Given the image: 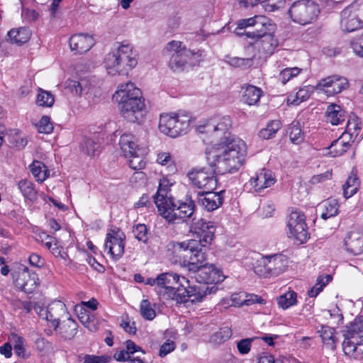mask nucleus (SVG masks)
I'll list each match as a JSON object with an SVG mask.
<instances>
[{
	"mask_svg": "<svg viewBox=\"0 0 363 363\" xmlns=\"http://www.w3.org/2000/svg\"><path fill=\"white\" fill-rule=\"evenodd\" d=\"M231 125V121L229 116L222 118H213L209 120L204 125L198 127L199 132L207 133L215 137H219L225 134Z\"/></svg>",
	"mask_w": 363,
	"mask_h": 363,
	"instance_id": "obj_18",
	"label": "nucleus"
},
{
	"mask_svg": "<svg viewBox=\"0 0 363 363\" xmlns=\"http://www.w3.org/2000/svg\"><path fill=\"white\" fill-rule=\"evenodd\" d=\"M55 101L54 96L49 91L39 89L36 104L40 106L51 107Z\"/></svg>",
	"mask_w": 363,
	"mask_h": 363,
	"instance_id": "obj_46",
	"label": "nucleus"
},
{
	"mask_svg": "<svg viewBox=\"0 0 363 363\" xmlns=\"http://www.w3.org/2000/svg\"><path fill=\"white\" fill-rule=\"evenodd\" d=\"M310 97V91L307 87L300 89L296 94V98L292 100L291 104L298 105L301 102L307 100Z\"/></svg>",
	"mask_w": 363,
	"mask_h": 363,
	"instance_id": "obj_57",
	"label": "nucleus"
},
{
	"mask_svg": "<svg viewBox=\"0 0 363 363\" xmlns=\"http://www.w3.org/2000/svg\"><path fill=\"white\" fill-rule=\"evenodd\" d=\"M232 335V330L229 327H223L219 329L212 336L214 342L217 343L224 342L228 340Z\"/></svg>",
	"mask_w": 363,
	"mask_h": 363,
	"instance_id": "obj_52",
	"label": "nucleus"
},
{
	"mask_svg": "<svg viewBox=\"0 0 363 363\" xmlns=\"http://www.w3.org/2000/svg\"><path fill=\"white\" fill-rule=\"evenodd\" d=\"M113 358L118 362H129L130 360H132V359H130V355L126 350L117 351L114 354Z\"/></svg>",
	"mask_w": 363,
	"mask_h": 363,
	"instance_id": "obj_63",
	"label": "nucleus"
},
{
	"mask_svg": "<svg viewBox=\"0 0 363 363\" xmlns=\"http://www.w3.org/2000/svg\"><path fill=\"white\" fill-rule=\"evenodd\" d=\"M91 82L88 78H81L79 80L67 79L65 89L75 96L87 94L91 88Z\"/></svg>",
	"mask_w": 363,
	"mask_h": 363,
	"instance_id": "obj_26",
	"label": "nucleus"
},
{
	"mask_svg": "<svg viewBox=\"0 0 363 363\" xmlns=\"http://www.w3.org/2000/svg\"><path fill=\"white\" fill-rule=\"evenodd\" d=\"M169 187V182L167 179L163 178L162 179H160L157 191L154 196V201L158 210H160L164 205L167 204L169 201L172 200L171 199L167 198Z\"/></svg>",
	"mask_w": 363,
	"mask_h": 363,
	"instance_id": "obj_30",
	"label": "nucleus"
},
{
	"mask_svg": "<svg viewBox=\"0 0 363 363\" xmlns=\"http://www.w3.org/2000/svg\"><path fill=\"white\" fill-rule=\"evenodd\" d=\"M141 97H143V94L140 89L132 82L120 84L113 95V99L118 103V106L134 99L137 101V99Z\"/></svg>",
	"mask_w": 363,
	"mask_h": 363,
	"instance_id": "obj_20",
	"label": "nucleus"
},
{
	"mask_svg": "<svg viewBox=\"0 0 363 363\" xmlns=\"http://www.w3.org/2000/svg\"><path fill=\"white\" fill-rule=\"evenodd\" d=\"M123 117L128 122L140 123L145 114V104L143 97L128 101L119 106Z\"/></svg>",
	"mask_w": 363,
	"mask_h": 363,
	"instance_id": "obj_15",
	"label": "nucleus"
},
{
	"mask_svg": "<svg viewBox=\"0 0 363 363\" xmlns=\"http://www.w3.org/2000/svg\"><path fill=\"white\" fill-rule=\"evenodd\" d=\"M125 235L120 230H112L107 233L105 247L108 250V253L115 259H118L124 253Z\"/></svg>",
	"mask_w": 363,
	"mask_h": 363,
	"instance_id": "obj_19",
	"label": "nucleus"
},
{
	"mask_svg": "<svg viewBox=\"0 0 363 363\" xmlns=\"http://www.w3.org/2000/svg\"><path fill=\"white\" fill-rule=\"evenodd\" d=\"M133 233L135 238L144 243H146L148 240L147 228L144 224H138L133 226Z\"/></svg>",
	"mask_w": 363,
	"mask_h": 363,
	"instance_id": "obj_53",
	"label": "nucleus"
},
{
	"mask_svg": "<svg viewBox=\"0 0 363 363\" xmlns=\"http://www.w3.org/2000/svg\"><path fill=\"white\" fill-rule=\"evenodd\" d=\"M340 24L342 31L350 33L362 28L363 21L347 6L340 13Z\"/></svg>",
	"mask_w": 363,
	"mask_h": 363,
	"instance_id": "obj_21",
	"label": "nucleus"
},
{
	"mask_svg": "<svg viewBox=\"0 0 363 363\" xmlns=\"http://www.w3.org/2000/svg\"><path fill=\"white\" fill-rule=\"evenodd\" d=\"M357 138L352 137L347 133L345 130V132L340 135V137L334 140L331 145L330 148L335 147L339 144L342 145V149H335L333 151L334 156H340L343 155L345 152L347 151V150L351 147L352 144L354 142Z\"/></svg>",
	"mask_w": 363,
	"mask_h": 363,
	"instance_id": "obj_29",
	"label": "nucleus"
},
{
	"mask_svg": "<svg viewBox=\"0 0 363 363\" xmlns=\"http://www.w3.org/2000/svg\"><path fill=\"white\" fill-rule=\"evenodd\" d=\"M243 92L242 94L241 100L243 103L249 105L254 106L256 105L262 94V91L261 89L252 86V85H246L242 88Z\"/></svg>",
	"mask_w": 363,
	"mask_h": 363,
	"instance_id": "obj_28",
	"label": "nucleus"
},
{
	"mask_svg": "<svg viewBox=\"0 0 363 363\" xmlns=\"http://www.w3.org/2000/svg\"><path fill=\"white\" fill-rule=\"evenodd\" d=\"M11 271L16 286L26 293H31L38 286V275L24 264H15Z\"/></svg>",
	"mask_w": 363,
	"mask_h": 363,
	"instance_id": "obj_13",
	"label": "nucleus"
},
{
	"mask_svg": "<svg viewBox=\"0 0 363 363\" xmlns=\"http://www.w3.org/2000/svg\"><path fill=\"white\" fill-rule=\"evenodd\" d=\"M37 128L40 133H50L53 130V125L50 121V117L43 116L37 124Z\"/></svg>",
	"mask_w": 363,
	"mask_h": 363,
	"instance_id": "obj_54",
	"label": "nucleus"
},
{
	"mask_svg": "<svg viewBox=\"0 0 363 363\" xmlns=\"http://www.w3.org/2000/svg\"><path fill=\"white\" fill-rule=\"evenodd\" d=\"M360 124V119L355 115H351L348 118L345 130L347 133H350L352 137L357 138L361 130Z\"/></svg>",
	"mask_w": 363,
	"mask_h": 363,
	"instance_id": "obj_47",
	"label": "nucleus"
},
{
	"mask_svg": "<svg viewBox=\"0 0 363 363\" xmlns=\"http://www.w3.org/2000/svg\"><path fill=\"white\" fill-rule=\"evenodd\" d=\"M318 333L322 338V341L325 345L331 350L336 348V342L337 339L335 335V329L328 325L321 326L318 330Z\"/></svg>",
	"mask_w": 363,
	"mask_h": 363,
	"instance_id": "obj_33",
	"label": "nucleus"
},
{
	"mask_svg": "<svg viewBox=\"0 0 363 363\" xmlns=\"http://www.w3.org/2000/svg\"><path fill=\"white\" fill-rule=\"evenodd\" d=\"M289 237L293 238L300 243L306 242L310 238L306 223V217L299 211H293L289 216L287 220Z\"/></svg>",
	"mask_w": 363,
	"mask_h": 363,
	"instance_id": "obj_14",
	"label": "nucleus"
},
{
	"mask_svg": "<svg viewBox=\"0 0 363 363\" xmlns=\"http://www.w3.org/2000/svg\"><path fill=\"white\" fill-rule=\"evenodd\" d=\"M169 56V67L175 72L183 71L187 65H193V59L200 55L186 49L180 41L172 40L168 43L164 49Z\"/></svg>",
	"mask_w": 363,
	"mask_h": 363,
	"instance_id": "obj_7",
	"label": "nucleus"
},
{
	"mask_svg": "<svg viewBox=\"0 0 363 363\" xmlns=\"http://www.w3.org/2000/svg\"><path fill=\"white\" fill-rule=\"evenodd\" d=\"M301 70L296 67L285 68L279 73V79L283 84H285L291 79L296 77Z\"/></svg>",
	"mask_w": 363,
	"mask_h": 363,
	"instance_id": "obj_51",
	"label": "nucleus"
},
{
	"mask_svg": "<svg viewBox=\"0 0 363 363\" xmlns=\"http://www.w3.org/2000/svg\"><path fill=\"white\" fill-rule=\"evenodd\" d=\"M137 64V55L130 44H118L104 59L105 68L111 75H128Z\"/></svg>",
	"mask_w": 363,
	"mask_h": 363,
	"instance_id": "obj_4",
	"label": "nucleus"
},
{
	"mask_svg": "<svg viewBox=\"0 0 363 363\" xmlns=\"http://www.w3.org/2000/svg\"><path fill=\"white\" fill-rule=\"evenodd\" d=\"M157 280L159 296L181 301L190 298L191 302H200L213 289L206 285L191 286L187 279L172 272L162 273L157 277Z\"/></svg>",
	"mask_w": 363,
	"mask_h": 363,
	"instance_id": "obj_2",
	"label": "nucleus"
},
{
	"mask_svg": "<svg viewBox=\"0 0 363 363\" xmlns=\"http://www.w3.org/2000/svg\"><path fill=\"white\" fill-rule=\"evenodd\" d=\"M238 305H247L249 306L252 303H264V300L261 297H259L257 295H250L248 298L243 299L242 302H236Z\"/></svg>",
	"mask_w": 363,
	"mask_h": 363,
	"instance_id": "obj_62",
	"label": "nucleus"
},
{
	"mask_svg": "<svg viewBox=\"0 0 363 363\" xmlns=\"http://www.w3.org/2000/svg\"><path fill=\"white\" fill-rule=\"evenodd\" d=\"M267 267L270 277H277L282 274L287 268L288 259L282 254L267 256Z\"/></svg>",
	"mask_w": 363,
	"mask_h": 363,
	"instance_id": "obj_25",
	"label": "nucleus"
},
{
	"mask_svg": "<svg viewBox=\"0 0 363 363\" xmlns=\"http://www.w3.org/2000/svg\"><path fill=\"white\" fill-rule=\"evenodd\" d=\"M28 261L30 265L35 267H41L44 264L43 259L37 253H32L28 258Z\"/></svg>",
	"mask_w": 363,
	"mask_h": 363,
	"instance_id": "obj_61",
	"label": "nucleus"
},
{
	"mask_svg": "<svg viewBox=\"0 0 363 363\" xmlns=\"http://www.w3.org/2000/svg\"><path fill=\"white\" fill-rule=\"evenodd\" d=\"M345 245L347 251L354 255L363 253V232L359 230L350 231L345 237Z\"/></svg>",
	"mask_w": 363,
	"mask_h": 363,
	"instance_id": "obj_23",
	"label": "nucleus"
},
{
	"mask_svg": "<svg viewBox=\"0 0 363 363\" xmlns=\"http://www.w3.org/2000/svg\"><path fill=\"white\" fill-rule=\"evenodd\" d=\"M194 208L195 205L190 199L184 202L177 201V203L170 200L158 211L168 222L175 223L178 220L184 221L187 218H191Z\"/></svg>",
	"mask_w": 363,
	"mask_h": 363,
	"instance_id": "obj_11",
	"label": "nucleus"
},
{
	"mask_svg": "<svg viewBox=\"0 0 363 363\" xmlns=\"http://www.w3.org/2000/svg\"><path fill=\"white\" fill-rule=\"evenodd\" d=\"M121 326L124 330L129 334L134 335L136 333V326L135 322L130 323L128 320H123L121 323Z\"/></svg>",
	"mask_w": 363,
	"mask_h": 363,
	"instance_id": "obj_64",
	"label": "nucleus"
},
{
	"mask_svg": "<svg viewBox=\"0 0 363 363\" xmlns=\"http://www.w3.org/2000/svg\"><path fill=\"white\" fill-rule=\"evenodd\" d=\"M18 186L25 198L29 200H34L36 198L37 193L31 182L26 179L21 180L18 182Z\"/></svg>",
	"mask_w": 363,
	"mask_h": 363,
	"instance_id": "obj_45",
	"label": "nucleus"
},
{
	"mask_svg": "<svg viewBox=\"0 0 363 363\" xmlns=\"http://www.w3.org/2000/svg\"><path fill=\"white\" fill-rule=\"evenodd\" d=\"M222 191L218 193L207 191L199 196V203L206 211H213L217 209L223 203Z\"/></svg>",
	"mask_w": 363,
	"mask_h": 363,
	"instance_id": "obj_24",
	"label": "nucleus"
},
{
	"mask_svg": "<svg viewBox=\"0 0 363 363\" xmlns=\"http://www.w3.org/2000/svg\"><path fill=\"white\" fill-rule=\"evenodd\" d=\"M323 212L320 217L326 220L338 213L339 205L336 199H328L322 203Z\"/></svg>",
	"mask_w": 363,
	"mask_h": 363,
	"instance_id": "obj_36",
	"label": "nucleus"
},
{
	"mask_svg": "<svg viewBox=\"0 0 363 363\" xmlns=\"http://www.w3.org/2000/svg\"><path fill=\"white\" fill-rule=\"evenodd\" d=\"M11 340L13 343V349L16 354L20 357L27 358L28 355L26 354L24 339L16 334H12Z\"/></svg>",
	"mask_w": 363,
	"mask_h": 363,
	"instance_id": "obj_48",
	"label": "nucleus"
},
{
	"mask_svg": "<svg viewBox=\"0 0 363 363\" xmlns=\"http://www.w3.org/2000/svg\"><path fill=\"white\" fill-rule=\"evenodd\" d=\"M351 47L357 55L363 57V32L360 35L352 39Z\"/></svg>",
	"mask_w": 363,
	"mask_h": 363,
	"instance_id": "obj_56",
	"label": "nucleus"
},
{
	"mask_svg": "<svg viewBox=\"0 0 363 363\" xmlns=\"http://www.w3.org/2000/svg\"><path fill=\"white\" fill-rule=\"evenodd\" d=\"M157 162L162 165H171L174 163L169 152H160L157 154Z\"/></svg>",
	"mask_w": 363,
	"mask_h": 363,
	"instance_id": "obj_60",
	"label": "nucleus"
},
{
	"mask_svg": "<svg viewBox=\"0 0 363 363\" xmlns=\"http://www.w3.org/2000/svg\"><path fill=\"white\" fill-rule=\"evenodd\" d=\"M297 303V294L294 291H289L277 298L278 306L282 309H287L296 305Z\"/></svg>",
	"mask_w": 363,
	"mask_h": 363,
	"instance_id": "obj_40",
	"label": "nucleus"
},
{
	"mask_svg": "<svg viewBox=\"0 0 363 363\" xmlns=\"http://www.w3.org/2000/svg\"><path fill=\"white\" fill-rule=\"evenodd\" d=\"M111 357L108 356H94L86 354L84 357V363H106L109 362Z\"/></svg>",
	"mask_w": 363,
	"mask_h": 363,
	"instance_id": "obj_59",
	"label": "nucleus"
},
{
	"mask_svg": "<svg viewBox=\"0 0 363 363\" xmlns=\"http://www.w3.org/2000/svg\"><path fill=\"white\" fill-rule=\"evenodd\" d=\"M94 45L92 35L86 33L73 35L69 38V46L72 51L78 54H84L89 51Z\"/></svg>",
	"mask_w": 363,
	"mask_h": 363,
	"instance_id": "obj_22",
	"label": "nucleus"
},
{
	"mask_svg": "<svg viewBox=\"0 0 363 363\" xmlns=\"http://www.w3.org/2000/svg\"><path fill=\"white\" fill-rule=\"evenodd\" d=\"M119 145L125 157L133 156L137 150H143L137 144L135 136L131 134H123L120 138Z\"/></svg>",
	"mask_w": 363,
	"mask_h": 363,
	"instance_id": "obj_27",
	"label": "nucleus"
},
{
	"mask_svg": "<svg viewBox=\"0 0 363 363\" xmlns=\"http://www.w3.org/2000/svg\"><path fill=\"white\" fill-rule=\"evenodd\" d=\"M326 119L332 125H337L345 121V112L339 105L331 104L328 106L326 110Z\"/></svg>",
	"mask_w": 363,
	"mask_h": 363,
	"instance_id": "obj_31",
	"label": "nucleus"
},
{
	"mask_svg": "<svg viewBox=\"0 0 363 363\" xmlns=\"http://www.w3.org/2000/svg\"><path fill=\"white\" fill-rule=\"evenodd\" d=\"M245 148L244 142L231 139L227 143L216 145L206 152L208 164L215 167L221 174L238 171L245 161Z\"/></svg>",
	"mask_w": 363,
	"mask_h": 363,
	"instance_id": "obj_3",
	"label": "nucleus"
},
{
	"mask_svg": "<svg viewBox=\"0 0 363 363\" xmlns=\"http://www.w3.org/2000/svg\"><path fill=\"white\" fill-rule=\"evenodd\" d=\"M255 57V53L246 57H232L230 55L225 56V62L234 67L247 68L252 65L253 60Z\"/></svg>",
	"mask_w": 363,
	"mask_h": 363,
	"instance_id": "obj_35",
	"label": "nucleus"
},
{
	"mask_svg": "<svg viewBox=\"0 0 363 363\" xmlns=\"http://www.w3.org/2000/svg\"><path fill=\"white\" fill-rule=\"evenodd\" d=\"M257 337L245 338L237 341L236 345L239 353L242 355L247 354L251 350L252 342Z\"/></svg>",
	"mask_w": 363,
	"mask_h": 363,
	"instance_id": "obj_55",
	"label": "nucleus"
},
{
	"mask_svg": "<svg viewBox=\"0 0 363 363\" xmlns=\"http://www.w3.org/2000/svg\"><path fill=\"white\" fill-rule=\"evenodd\" d=\"M348 86L347 79L338 75H333L320 80L315 86V89L328 96H333L347 89Z\"/></svg>",
	"mask_w": 363,
	"mask_h": 363,
	"instance_id": "obj_16",
	"label": "nucleus"
},
{
	"mask_svg": "<svg viewBox=\"0 0 363 363\" xmlns=\"http://www.w3.org/2000/svg\"><path fill=\"white\" fill-rule=\"evenodd\" d=\"M30 36V29L26 27L12 29L8 33V37L11 42L18 45L26 43Z\"/></svg>",
	"mask_w": 363,
	"mask_h": 363,
	"instance_id": "obj_32",
	"label": "nucleus"
},
{
	"mask_svg": "<svg viewBox=\"0 0 363 363\" xmlns=\"http://www.w3.org/2000/svg\"><path fill=\"white\" fill-rule=\"evenodd\" d=\"M267 256L263 257L257 255V257L256 258V262L253 267L255 273L262 277H270L269 272L267 267Z\"/></svg>",
	"mask_w": 363,
	"mask_h": 363,
	"instance_id": "obj_42",
	"label": "nucleus"
},
{
	"mask_svg": "<svg viewBox=\"0 0 363 363\" xmlns=\"http://www.w3.org/2000/svg\"><path fill=\"white\" fill-rule=\"evenodd\" d=\"M125 157L128 159L130 167L133 169H141L145 166L144 149L137 150L136 152L133 154V156H127Z\"/></svg>",
	"mask_w": 363,
	"mask_h": 363,
	"instance_id": "obj_39",
	"label": "nucleus"
},
{
	"mask_svg": "<svg viewBox=\"0 0 363 363\" xmlns=\"http://www.w3.org/2000/svg\"><path fill=\"white\" fill-rule=\"evenodd\" d=\"M359 186V179L357 174L352 172L343 185V194L345 197L350 198L352 196L357 192Z\"/></svg>",
	"mask_w": 363,
	"mask_h": 363,
	"instance_id": "obj_37",
	"label": "nucleus"
},
{
	"mask_svg": "<svg viewBox=\"0 0 363 363\" xmlns=\"http://www.w3.org/2000/svg\"><path fill=\"white\" fill-rule=\"evenodd\" d=\"M332 280V277L329 274L325 276L320 275L317 278L315 284L308 291V294L310 297H316L323 289Z\"/></svg>",
	"mask_w": 363,
	"mask_h": 363,
	"instance_id": "obj_43",
	"label": "nucleus"
},
{
	"mask_svg": "<svg viewBox=\"0 0 363 363\" xmlns=\"http://www.w3.org/2000/svg\"><path fill=\"white\" fill-rule=\"evenodd\" d=\"M140 311L141 315L148 320H153L156 315L155 309L147 299H143L140 302Z\"/></svg>",
	"mask_w": 363,
	"mask_h": 363,
	"instance_id": "obj_49",
	"label": "nucleus"
},
{
	"mask_svg": "<svg viewBox=\"0 0 363 363\" xmlns=\"http://www.w3.org/2000/svg\"><path fill=\"white\" fill-rule=\"evenodd\" d=\"M216 172V168L208 164V166L191 169L188 173V177L194 186L206 191H212L217 186V179L215 175Z\"/></svg>",
	"mask_w": 363,
	"mask_h": 363,
	"instance_id": "obj_12",
	"label": "nucleus"
},
{
	"mask_svg": "<svg viewBox=\"0 0 363 363\" xmlns=\"http://www.w3.org/2000/svg\"><path fill=\"white\" fill-rule=\"evenodd\" d=\"M342 348L346 355L361 359L363 357V323H352L345 334Z\"/></svg>",
	"mask_w": 363,
	"mask_h": 363,
	"instance_id": "obj_10",
	"label": "nucleus"
},
{
	"mask_svg": "<svg viewBox=\"0 0 363 363\" xmlns=\"http://www.w3.org/2000/svg\"><path fill=\"white\" fill-rule=\"evenodd\" d=\"M35 312L49 323V325L56 330L60 325L62 318H67V325L70 332L65 330L69 336H74L76 334L77 324L76 321L69 316L65 304L60 301H55L50 303L45 308L40 306L34 307Z\"/></svg>",
	"mask_w": 363,
	"mask_h": 363,
	"instance_id": "obj_6",
	"label": "nucleus"
},
{
	"mask_svg": "<svg viewBox=\"0 0 363 363\" xmlns=\"http://www.w3.org/2000/svg\"><path fill=\"white\" fill-rule=\"evenodd\" d=\"M320 12L318 4L311 0L294 2L288 10L291 19L296 23L306 26L313 23Z\"/></svg>",
	"mask_w": 363,
	"mask_h": 363,
	"instance_id": "obj_9",
	"label": "nucleus"
},
{
	"mask_svg": "<svg viewBox=\"0 0 363 363\" xmlns=\"http://www.w3.org/2000/svg\"><path fill=\"white\" fill-rule=\"evenodd\" d=\"M281 128V123L279 120H274L269 122L266 128H262L259 136L264 140H269L275 136L277 132Z\"/></svg>",
	"mask_w": 363,
	"mask_h": 363,
	"instance_id": "obj_38",
	"label": "nucleus"
},
{
	"mask_svg": "<svg viewBox=\"0 0 363 363\" xmlns=\"http://www.w3.org/2000/svg\"><path fill=\"white\" fill-rule=\"evenodd\" d=\"M276 181L274 172L269 169H262L250 178L245 186L255 192H261L263 189L274 185Z\"/></svg>",
	"mask_w": 363,
	"mask_h": 363,
	"instance_id": "obj_17",
	"label": "nucleus"
},
{
	"mask_svg": "<svg viewBox=\"0 0 363 363\" xmlns=\"http://www.w3.org/2000/svg\"><path fill=\"white\" fill-rule=\"evenodd\" d=\"M289 138L294 144H301L304 140V133L301 130L300 123L294 121L289 128Z\"/></svg>",
	"mask_w": 363,
	"mask_h": 363,
	"instance_id": "obj_41",
	"label": "nucleus"
},
{
	"mask_svg": "<svg viewBox=\"0 0 363 363\" xmlns=\"http://www.w3.org/2000/svg\"><path fill=\"white\" fill-rule=\"evenodd\" d=\"M190 126V116L184 113H162L159 121L161 133L172 138L186 134Z\"/></svg>",
	"mask_w": 363,
	"mask_h": 363,
	"instance_id": "obj_8",
	"label": "nucleus"
},
{
	"mask_svg": "<svg viewBox=\"0 0 363 363\" xmlns=\"http://www.w3.org/2000/svg\"><path fill=\"white\" fill-rule=\"evenodd\" d=\"M99 145L91 138H85L81 144V150L87 156L94 157L98 154Z\"/></svg>",
	"mask_w": 363,
	"mask_h": 363,
	"instance_id": "obj_44",
	"label": "nucleus"
},
{
	"mask_svg": "<svg viewBox=\"0 0 363 363\" xmlns=\"http://www.w3.org/2000/svg\"><path fill=\"white\" fill-rule=\"evenodd\" d=\"M274 24L264 16H255L240 19L237 23L235 33L238 36H246L254 40H258L273 33Z\"/></svg>",
	"mask_w": 363,
	"mask_h": 363,
	"instance_id": "obj_5",
	"label": "nucleus"
},
{
	"mask_svg": "<svg viewBox=\"0 0 363 363\" xmlns=\"http://www.w3.org/2000/svg\"><path fill=\"white\" fill-rule=\"evenodd\" d=\"M29 169L33 177L39 182H44L50 175L49 169L45 164L38 160H34L29 165Z\"/></svg>",
	"mask_w": 363,
	"mask_h": 363,
	"instance_id": "obj_34",
	"label": "nucleus"
},
{
	"mask_svg": "<svg viewBox=\"0 0 363 363\" xmlns=\"http://www.w3.org/2000/svg\"><path fill=\"white\" fill-rule=\"evenodd\" d=\"M264 38V40L262 41L260 49L264 54L271 55L274 52L277 45V40L274 38L272 33Z\"/></svg>",
	"mask_w": 363,
	"mask_h": 363,
	"instance_id": "obj_50",
	"label": "nucleus"
},
{
	"mask_svg": "<svg viewBox=\"0 0 363 363\" xmlns=\"http://www.w3.org/2000/svg\"><path fill=\"white\" fill-rule=\"evenodd\" d=\"M175 348V344L173 341L170 340H167L164 343H163L160 349L159 355L161 357H164L167 355L169 353L172 352Z\"/></svg>",
	"mask_w": 363,
	"mask_h": 363,
	"instance_id": "obj_58",
	"label": "nucleus"
},
{
	"mask_svg": "<svg viewBox=\"0 0 363 363\" xmlns=\"http://www.w3.org/2000/svg\"><path fill=\"white\" fill-rule=\"evenodd\" d=\"M191 231L194 238L177 245L179 250H189L191 253L189 260L184 262V267L189 272L196 273L195 278L200 284H213L222 281L221 271L215 265L206 262L208 246L214 235L212 223L201 218L192 223Z\"/></svg>",
	"mask_w": 363,
	"mask_h": 363,
	"instance_id": "obj_1",
	"label": "nucleus"
}]
</instances>
